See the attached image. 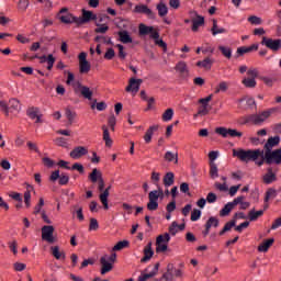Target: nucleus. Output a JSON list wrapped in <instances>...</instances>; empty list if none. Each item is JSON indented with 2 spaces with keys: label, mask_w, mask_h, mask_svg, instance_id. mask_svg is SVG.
Masks as SVG:
<instances>
[{
  "label": "nucleus",
  "mask_w": 281,
  "mask_h": 281,
  "mask_svg": "<svg viewBox=\"0 0 281 281\" xmlns=\"http://www.w3.org/2000/svg\"><path fill=\"white\" fill-rule=\"evenodd\" d=\"M265 150L262 149H233V157H237L239 161L249 164V161H258L260 157H263Z\"/></svg>",
  "instance_id": "1"
},
{
  "label": "nucleus",
  "mask_w": 281,
  "mask_h": 281,
  "mask_svg": "<svg viewBox=\"0 0 281 281\" xmlns=\"http://www.w3.org/2000/svg\"><path fill=\"white\" fill-rule=\"evenodd\" d=\"M0 109L5 115H10V113H19V111H21V103L16 99L9 100V103L0 101Z\"/></svg>",
  "instance_id": "2"
},
{
  "label": "nucleus",
  "mask_w": 281,
  "mask_h": 281,
  "mask_svg": "<svg viewBox=\"0 0 281 281\" xmlns=\"http://www.w3.org/2000/svg\"><path fill=\"white\" fill-rule=\"evenodd\" d=\"M272 113H276V108H272L270 110L263 111L260 114H251L246 119V122H251L252 124H262L265 120L269 119Z\"/></svg>",
  "instance_id": "3"
},
{
  "label": "nucleus",
  "mask_w": 281,
  "mask_h": 281,
  "mask_svg": "<svg viewBox=\"0 0 281 281\" xmlns=\"http://www.w3.org/2000/svg\"><path fill=\"white\" fill-rule=\"evenodd\" d=\"M57 19L66 25H71V23H76L78 25V16L71 14L68 8L60 9L57 13Z\"/></svg>",
  "instance_id": "4"
},
{
  "label": "nucleus",
  "mask_w": 281,
  "mask_h": 281,
  "mask_svg": "<svg viewBox=\"0 0 281 281\" xmlns=\"http://www.w3.org/2000/svg\"><path fill=\"white\" fill-rule=\"evenodd\" d=\"M168 243H170V234L159 235L156 238V254H166L168 251Z\"/></svg>",
  "instance_id": "5"
},
{
  "label": "nucleus",
  "mask_w": 281,
  "mask_h": 281,
  "mask_svg": "<svg viewBox=\"0 0 281 281\" xmlns=\"http://www.w3.org/2000/svg\"><path fill=\"white\" fill-rule=\"evenodd\" d=\"M164 194V191H150L148 194L149 202L147 203V210L149 212H155V210H158L159 207V196Z\"/></svg>",
  "instance_id": "6"
},
{
  "label": "nucleus",
  "mask_w": 281,
  "mask_h": 281,
  "mask_svg": "<svg viewBox=\"0 0 281 281\" xmlns=\"http://www.w3.org/2000/svg\"><path fill=\"white\" fill-rule=\"evenodd\" d=\"M89 180L92 183H98L99 192H104V178H102V171L94 168L89 175Z\"/></svg>",
  "instance_id": "7"
},
{
  "label": "nucleus",
  "mask_w": 281,
  "mask_h": 281,
  "mask_svg": "<svg viewBox=\"0 0 281 281\" xmlns=\"http://www.w3.org/2000/svg\"><path fill=\"white\" fill-rule=\"evenodd\" d=\"M159 273V263H155V266H148L138 277V281H147L150 278H155Z\"/></svg>",
  "instance_id": "8"
},
{
  "label": "nucleus",
  "mask_w": 281,
  "mask_h": 281,
  "mask_svg": "<svg viewBox=\"0 0 281 281\" xmlns=\"http://www.w3.org/2000/svg\"><path fill=\"white\" fill-rule=\"evenodd\" d=\"M265 159H266L267 166H271V164H277V166H280L281 149H274L273 151H266Z\"/></svg>",
  "instance_id": "9"
},
{
  "label": "nucleus",
  "mask_w": 281,
  "mask_h": 281,
  "mask_svg": "<svg viewBox=\"0 0 281 281\" xmlns=\"http://www.w3.org/2000/svg\"><path fill=\"white\" fill-rule=\"evenodd\" d=\"M215 133L221 137H243V133L227 127H216Z\"/></svg>",
  "instance_id": "10"
},
{
  "label": "nucleus",
  "mask_w": 281,
  "mask_h": 281,
  "mask_svg": "<svg viewBox=\"0 0 281 281\" xmlns=\"http://www.w3.org/2000/svg\"><path fill=\"white\" fill-rule=\"evenodd\" d=\"M80 74H89L91 71V63L87 60V53L82 52L78 56Z\"/></svg>",
  "instance_id": "11"
},
{
  "label": "nucleus",
  "mask_w": 281,
  "mask_h": 281,
  "mask_svg": "<svg viewBox=\"0 0 281 281\" xmlns=\"http://www.w3.org/2000/svg\"><path fill=\"white\" fill-rule=\"evenodd\" d=\"M98 19V15H95L91 11L82 10V16L77 18V26L80 27V25H85L89 23L90 21H95Z\"/></svg>",
  "instance_id": "12"
},
{
  "label": "nucleus",
  "mask_w": 281,
  "mask_h": 281,
  "mask_svg": "<svg viewBox=\"0 0 281 281\" xmlns=\"http://www.w3.org/2000/svg\"><path fill=\"white\" fill-rule=\"evenodd\" d=\"M76 93H78V91H80L82 98H86V100H91V98H93V91H91V89H89V87L87 86H82V83L80 82H76L72 85Z\"/></svg>",
  "instance_id": "13"
},
{
  "label": "nucleus",
  "mask_w": 281,
  "mask_h": 281,
  "mask_svg": "<svg viewBox=\"0 0 281 281\" xmlns=\"http://www.w3.org/2000/svg\"><path fill=\"white\" fill-rule=\"evenodd\" d=\"M261 45H265L268 49H272V52H278L281 48V40L262 37Z\"/></svg>",
  "instance_id": "14"
},
{
  "label": "nucleus",
  "mask_w": 281,
  "mask_h": 281,
  "mask_svg": "<svg viewBox=\"0 0 281 281\" xmlns=\"http://www.w3.org/2000/svg\"><path fill=\"white\" fill-rule=\"evenodd\" d=\"M42 239L50 245L54 243V226L45 225L42 227Z\"/></svg>",
  "instance_id": "15"
},
{
  "label": "nucleus",
  "mask_w": 281,
  "mask_h": 281,
  "mask_svg": "<svg viewBox=\"0 0 281 281\" xmlns=\"http://www.w3.org/2000/svg\"><path fill=\"white\" fill-rule=\"evenodd\" d=\"M133 12L135 14H146L148 19H155V12H153L146 4H136Z\"/></svg>",
  "instance_id": "16"
},
{
  "label": "nucleus",
  "mask_w": 281,
  "mask_h": 281,
  "mask_svg": "<svg viewBox=\"0 0 281 281\" xmlns=\"http://www.w3.org/2000/svg\"><path fill=\"white\" fill-rule=\"evenodd\" d=\"M262 181L266 186H271L274 181H278V176L273 172V168L269 167L267 172L262 176Z\"/></svg>",
  "instance_id": "17"
},
{
  "label": "nucleus",
  "mask_w": 281,
  "mask_h": 281,
  "mask_svg": "<svg viewBox=\"0 0 281 281\" xmlns=\"http://www.w3.org/2000/svg\"><path fill=\"white\" fill-rule=\"evenodd\" d=\"M142 82H144V80L131 78L128 86L125 88V91L137 93V91H139V87H142Z\"/></svg>",
  "instance_id": "18"
},
{
  "label": "nucleus",
  "mask_w": 281,
  "mask_h": 281,
  "mask_svg": "<svg viewBox=\"0 0 281 281\" xmlns=\"http://www.w3.org/2000/svg\"><path fill=\"white\" fill-rule=\"evenodd\" d=\"M101 276H106L110 271H113V263L109 262L106 255L100 258Z\"/></svg>",
  "instance_id": "19"
},
{
  "label": "nucleus",
  "mask_w": 281,
  "mask_h": 281,
  "mask_svg": "<svg viewBox=\"0 0 281 281\" xmlns=\"http://www.w3.org/2000/svg\"><path fill=\"white\" fill-rule=\"evenodd\" d=\"M87 153H89V150L86 147L78 146L70 151V157L71 159H80V157H85Z\"/></svg>",
  "instance_id": "20"
},
{
  "label": "nucleus",
  "mask_w": 281,
  "mask_h": 281,
  "mask_svg": "<svg viewBox=\"0 0 281 281\" xmlns=\"http://www.w3.org/2000/svg\"><path fill=\"white\" fill-rule=\"evenodd\" d=\"M153 256H155V251H153V243H148L144 248V257L140 259V262H148Z\"/></svg>",
  "instance_id": "21"
},
{
  "label": "nucleus",
  "mask_w": 281,
  "mask_h": 281,
  "mask_svg": "<svg viewBox=\"0 0 281 281\" xmlns=\"http://www.w3.org/2000/svg\"><path fill=\"white\" fill-rule=\"evenodd\" d=\"M278 144H280V136L268 138L267 143L265 144L266 153L271 151L274 146H278Z\"/></svg>",
  "instance_id": "22"
},
{
  "label": "nucleus",
  "mask_w": 281,
  "mask_h": 281,
  "mask_svg": "<svg viewBox=\"0 0 281 281\" xmlns=\"http://www.w3.org/2000/svg\"><path fill=\"white\" fill-rule=\"evenodd\" d=\"M175 269V266L172 263H169L167 266V271L162 274L160 278V281H173L175 274H172V270Z\"/></svg>",
  "instance_id": "23"
},
{
  "label": "nucleus",
  "mask_w": 281,
  "mask_h": 281,
  "mask_svg": "<svg viewBox=\"0 0 281 281\" xmlns=\"http://www.w3.org/2000/svg\"><path fill=\"white\" fill-rule=\"evenodd\" d=\"M250 52H258V44H252L251 46H241L237 48V54L244 56V54H250Z\"/></svg>",
  "instance_id": "24"
},
{
  "label": "nucleus",
  "mask_w": 281,
  "mask_h": 281,
  "mask_svg": "<svg viewBox=\"0 0 281 281\" xmlns=\"http://www.w3.org/2000/svg\"><path fill=\"white\" fill-rule=\"evenodd\" d=\"M201 25H205V18L196 14V19L192 20V32H199Z\"/></svg>",
  "instance_id": "25"
},
{
  "label": "nucleus",
  "mask_w": 281,
  "mask_h": 281,
  "mask_svg": "<svg viewBox=\"0 0 281 281\" xmlns=\"http://www.w3.org/2000/svg\"><path fill=\"white\" fill-rule=\"evenodd\" d=\"M155 131H159V125H153L147 130L144 136V140L146 144H150V142H153V135Z\"/></svg>",
  "instance_id": "26"
},
{
  "label": "nucleus",
  "mask_w": 281,
  "mask_h": 281,
  "mask_svg": "<svg viewBox=\"0 0 281 281\" xmlns=\"http://www.w3.org/2000/svg\"><path fill=\"white\" fill-rule=\"evenodd\" d=\"M109 190L111 187H108L100 195L99 199L104 207V210H109Z\"/></svg>",
  "instance_id": "27"
},
{
  "label": "nucleus",
  "mask_w": 281,
  "mask_h": 281,
  "mask_svg": "<svg viewBox=\"0 0 281 281\" xmlns=\"http://www.w3.org/2000/svg\"><path fill=\"white\" fill-rule=\"evenodd\" d=\"M156 10L158 11V16H160V19H164L168 15V5H166L164 1H160L156 5Z\"/></svg>",
  "instance_id": "28"
},
{
  "label": "nucleus",
  "mask_w": 281,
  "mask_h": 281,
  "mask_svg": "<svg viewBox=\"0 0 281 281\" xmlns=\"http://www.w3.org/2000/svg\"><path fill=\"white\" fill-rule=\"evenodd\" d=\"M164 186L165 188H170V186H175V173L167 172L164 177Z\"/></svg>",
  "instance_id": "29"
},
{
  "label": "nucleus",
  "mask_w": 281,
  "mask_h": 281,
  "mask_svg": "<svg viewBox=\"0 0 281 281\" xmlns=\"http://www.w3.org/2000/svg\"><path fill=\"white\" fill-rule=\"evenodd\" d=\"M273 243H276V239L273 238L265 240L261 245L258 246V251H261L263 254L269 251V247H271Z\"/></svg>",
  "instance_id": "30"
},
{
  "label": "nucleus",
  "mask_w": 281,
  "mask_h": 281,
  "mask_svg": "<svg viewBox=\"0 0 281 281\" xmlns=\"http://www.w3.org/2000/svg\"><path fill=\"white\" fill-rule=\"evenodd\" d=\"M120 41L121 43H124L125 45L128 43H133V37L128 34V31H121L119 32Z\"/></svg>",
  "instance_id": "31"
},
{
  "label": "nucleus",
  "mask_w": 281,
  "mask_h": 281,
  "mask_svg": "<svg viewBox=\"0 0 281 281\" xmlns=\"http://www.w3.org/2000/svg\"><path fill=\"white\" fill-rule=\"evenodd\" d=\"M214 64V59L206 57L202 61L196 63V67H203V69H212V65Z\"/></svg>",
  "instance_id": "32"
},
{
  "label": "nucleus",
  "mask_w": 281,
  "mask_h": 281,
  "mask_svg": "<svg viewBox=\"0 0 281 281\" xmlns=\"http://www.w3.org/2000/svg\"><path fill=\"white\" fill-rule=\"evenodd\" d=\"M50 250L56 260H65V252H60V248L58 246H53Z\"/></svg>",
  "instance_id": "33"
},
{
  "label": "nucleus",
  "mask_w": 281,
  "mask_h": 281,
  "mask_svg": "<svg viewBox=\"0 0 281 281\" xmlns=\"http://www.w3.org/2000/svg\"><path fill=\"white\" fill-rule=\"evenodd\" d=\"M103 131V140L105 142V146L111 147L113 144V139H111V135L109 134V128L105 125L102 126Z\"/></svg>",
  "instance_id": "34"
},
{
  "label": "nucleus",
  "mask_w": 281,
  "mask_h": 281,
  "mask_svg": "<svg viewBox=\"0 0 281 281\" xmlns=\"http://www.w3.org/2000/svg\"><path fill=\"white\" fill-rule=\"evenodd\" d=\"M209 175L211 179H218V166L215 162H210V171Z\"/></svg>",
  "instance_id": "35"
},
{
  "label": "nucleus",
  "mask_w": 281,
  "mask_h": 281,
  "mask_svg": "<svg viewBox=\"0 0 281 281\" xmlns=\"http://www.w3.org/2000/svg\"><path fill=\"white\" fill-rule=\"evenodd\" d=\"M232 227H236V220L227 222L223 229L220 232V236H224L226 232H232Z\"/></svg>",
  "instance_id": "36"
},
{
  "label": "nucleus",
  "mask_w": 281,
  "mask_h": 281,
  "mask_svg": "<svg viewBox=\"0 0 281 281\" xmlns=\"http://www.w3.org/2000/svg\"><path fill=\"white\" fill-rule=\"evenodd\" d=\"M138 32L140 36H148L153 32V26H147L146 24H139Z\"/></svg>",
  "instance_id": "37"
},
{
  "label": "nucleus",
  "mask_w": 281,
  "mask_h": 281,
  "mask_svg": "<svg viewBox=\"0 0 281 281\" xmlns=\"http://www.w3.org/2000/svg\"><path fill=\"white\" fill-rule=\"evenodd\" d=\"M176 71H179L181 76H186V74H188V65L186 61H179L176 66Z\"/></svg>",
  "instance_id": "38"
},
{
  "label": "nucleus",
  "mask_w": 281,
  "mask_h": 281,
  "mask_svg": "<svg viewBox=\"0 0 281 281\" xmlns=\"http://www.w3.org/2000/svg\"><path fill=\"white\" fill-rule=\"evenodd\" d=\"M172 117H175V110H172V108L167 109L162 113V122H170V120H172Z\"/></svg>",
  "instance_id": "39"
},
{
  "label": "nucleus",
  "mask_w": 281,
  "mask_h": 281,
  "mask_svg": "<svg viewBox=\"0 0 281 281\" xmlns=\"http://www.w3.org/2000/svg\"><path fill=\"white\" fill-rule=\"evenodd\" d=\"M234 210V205L232 202L225 204V206L221 210L220 216H228L229 212Z\"/></svg>",
  "instance_id": "40"
},
{
  "label": "nucleus",
  "mask_w": 281,
  "mask_h": 281,
  "mask_svg": "<svg viewBox=\"0 0 281 281\" xmlns=\"http://www.w3.org/2000/svg\"><path fill=\"white\" fill-rule=\"evenodd\" d=\"M165 159L167 161H175V164L179 162V155L178 154H173L172 151H167L165 154Z\"/></svg>",
  "instance_id": "41"
},
{
  "label": "nucleus",
  "mask_w": 281,
  "mask_h": 281,
  "mask_svg": "<svg viewBox=\"0 0 281 281\" xmlns=\"http://www.w3.org/2000/svg\"><path fill=\"white\" fill-rule=\"evenodd\" d=\"M262 214H265V211L260 210V211H250L248 213L249 216V221H258V218H260V216H262Z\"/></svg>",
  "instance_id": "42"
},
{
  "label": "nucleus",
  "mask_w": 281,
  "mask_h": 281,
  "mask_svg": "<svg viewBox=\"0 0 281 281\" xmlns=\"http://www.w3.org/2000/svg\"><path fill=\"white\" fill-rule=\"evenodd\" d=\"M211 32H212L213 36H216V34H225L226 30L223 27L218 29V25L216 24V20H214Z\"/></svg>",
  "instance_id": "43"
},
{
  "label": "nucleus",
  "mask_w": 281,
  "mask_h": 281,
  "mask_svg": "<svg viewBox=\"0 0 281 281\" xmlns=\"http://www.w3.org/2000/svg\"><path fill=\"white\" fill-rule=\"evenodd\" d=\"M205 226H207V229H212V227H218V218L211 216L207 221Z\"/></svg>",
  "instance_id": "44"
},
{
  "label": "nucleus",
  "mask_w": 281,
  "mask_h": 281,
  "mask_svg": "<svg viewBox=\"0 0 281 281\" xmlns=\"http://www.w3.org/2000/svg\"><path fill=\"white\" fill-rule=\"evenodd\" d=\"M65 115L68 120L69 126H71L74 124V120H76V112H72L69 109H66Z\"/></svg>",
  "instance_id": "45"
},
{
  "label": "nucleus",
  "mask_w": 281,
  "mask_h": 281,
  "mask_svg": "<svg viewBox=\"0 0 281 281\" xmlns=\"http://www.w3.org/2000/svg\"><path fill=\"white\" fill-rule=\"evenodd\" d=\"M243 102H246L248 109L256 106V100L254 98H243L239 100V104H243Z\"/></svg>",
  "instance_id": "46"
},
{
  "label": "nucleus",
  "mask_w": 281,
  "mask_h": 281,
  "mask_svg": "<svg viewBox=\"0 0 281 281\" xmlns=\"http://www.w3.org/2000/svg\"><path fill=\"white\" fill-rule=\"evenodd\" d=\"M277 196L278 191H276V189H268V191L266 192L265 201L267 203L270 199H276Z\"/></svg>",
  "instance_id": "47"
},
{
  "label": "nucleus",
  "mask_w": 281,
  "mask_h": 281,
  "mask_svg": "<svg viewBox=\"0 0 281 281\" xmlns=\"http://www.w3.org/2000/svg\"><path fill=\"white\" fill-rule=\"evenodd\" d=\"M220 52L225 56V58H232V48L227 46H218Z\"/></svg>",
  "instance_id": "48"
},
{
  "label": "nucleus",
  "mask_w": 281,
  "mask_h": 281,
  "mask_svg": "<svg viewBox=\"0 0 281 281\" xmlns=\"http://www.w3.org/2000/svg\"><path fill=\"white\" fill-rule=\"evenodd\" d=\"M72 214H77L79 221H85V214H82V206L75 205Z\"/></svg>",
  "instance_id": "49"
},
{
  "label": "nucleus",
  "mask_w": 281,
  "mask_h": 281,
  "mask_svg": "<svg viewBox=\"0 0 281 281\" xmlns=\"http://www.w3.org/2000/svg\"><path fill=\"white\" fill-rule=\"evenodd\" d=\"M94 41H95V43L102 42V43H105V45H113V42L111 41V37L106 38L102 35H97L94 37Z\"/></svg>",
  "instance_id": "50"
},
{
  "label": "nucleus",
  "mask_w": 281,
  "mask_h": 281,
  "mask_svg": "<svg viewBox=\"0 0 281 281\" xmlns=\"http://www.w3.org/2000/svg\"><path fill=\"white\" fill-rule=\"evenodd\" d=\"M128 246V240H122L119 241L114 247L113 251H122V249H125V247Z\"/></svg>",
  "instance_id": "51"
},
{
  "label": "nucleus",
  "mask_w": 281,
  "mask_h": 281,
  "mask_svg": "<svg viewBox=\"0 0 281 281\" xmlns=\"http://www.w3.org/2000/svg\"><path fill=\"white\" fill-rule=\"evenodd\" d=\"M97 229H100V224L98 223V220L91 217L90 218L89 231L90 232H97Z\"/></svg>",
  "instance_id": "52"
},
{
  "label": "nucleus",
  "mask_w": 281,
  "mask_h": 281,
  "mask_svg": "<svg viewBox=\"0 0 281 281\" xmlns=\"http://www.w3.org/2000/svg\"><path fill=\"white\" fill-rule=\"evenodd\" d=\"M18 8L19 10H22V12H25V10L30 8V0H19Z\"/></svg>",
  "instance_id": "53"
},
{
  "label": "nucleus",
  "mask_w": 281,
  "mask_h": 281,
  "mask_svg": "<svg viewBox=\"0 0 281 281\" xmlns=\"http://www.w3.org/2000/svg\"><path fill=\"white\" fill-rule=\"evenodd\" d=\"M26 114L29 115V117L31 120H35L36 116L38 115V108H30L26 112Z\"/></svg>",
  "instance_id": "54"
},
{
  "label": "nucleus",
  "mask_w": 281,
  "mask_h": 281,
  "mask_svg": "<svg viewBox=\"0 0 281 281\" xmlns=\"http://www.w3.org/2000/svg\"><path fill=\"white\" fill-rule=\"evenodd\" d=\"M243 85H245V87H248L249 89H254V87H256V79L245 78L243 80Z\"/></svg>",
  "instance_id": "55"
},
{
  "label": "nucleus",
  "mask_w": 281,
  "mask_h": 281,
  "mask_svg": "<svg viewBox=\"0 0 281 281\" xmlns=\"http://www.w3.org/2000/svg\"><path fill=\"white\" fill-rule=\"evenodd\" d=\"M214 187L216 188V190H220V192H227V190H229V187H227V182H215Z\"/></svg>",
  "instance_id": "56"
},
{
  "label": "nucleus",
  "mask_w": 281,
  "mask_h": 281,
  "mask_svg": "<svg viewBox=\"0 0 281 281\" xmlns=\"http://www.w3.org/2000/svg\"><path fill=\"white\" fill-rule=\"evenodd\" d=\"M47 69H48V71H52V69H54V63H56V58L54 57V55H52V54H49L48 56H47Z\"/></svg>",
  "instance_id": "57"
},
{
  "label": "nucleus",
  "mask_w": 281,
  "mask_h": 281,
  "mask_svg": "<svg viewBox=\"0 0 281 281\" xmlns=\"http://www.w3.org/2000/svg\"><path fill=\"white\" fill-rule=\"evenodd\" d=\"M200 218H201V210L194 209L191 212V221L194 223V222L199 221Z\"/></svg>",
  "instance_id": "58"
},
{
  "label": "nucleus",
  "mask_w": 281,
  "mask_h": 281,
  "mask_svg": "<svg viewBox=\"0 0 281 281\" xmlns=\"http://www.w3.org/2000/svg\"><path fill=\"white\" fill-rule=\"evenodd\" d=\"M31 200H32V193L30 192V189H27L24 192V203H25L26 207H30L32 205Z\"/></svg>",
  "instance_id": "59"
},
{
  "label": "nucleus",
  "mask_w": 281,
  "mask_h": 281,
  "mask_svg": "<svg viewBox=\"0 0 281 281\" xmlns=\"http://www.w3.org/2000/svg\"><path fill=\"white\" fill-rule=\"evenodd\" d=\"M105 60H113L115 58V50L113 48H108V50L104 54Z\"/></svg>",
  "instance_id": "60"
},
{
  "label": "nucleus",
  "mask_w": 281,
  "mask_h": 281,
  "mask_svg": "<svg viewBox=\"0 0 281 281\" xmlns=\"http://www.w3.org/2000/svg\"><path fill=\"white\" fill-rule=\"evenodd\" d=\"M178 227L179 224L177 222L171 223V225L169 226V233L171 234V236H177V232H179Z\"/></svg>",
  "instance_id": "61"
},
{
  "label": "nucleus",
  "mask_w": 281,
  "mask_h": 281,
  "mask_svg": "<svg viewBox=\"0 0 281 281\" xmlns=\"http://www.w3.org/2000/svg\"><path fill=\"white\" fill-rule=\"evenodd\" d=\"M248 22L252 25H260L262 23V20L256 15H251L248 18Z\"/></svg>",
  "instance_id": "62"
},
{
  "label": "nucleus",
  "mask_w": 281,
  "mask_h": 281,
  "mask_svg": "<svg viewBox=\"0 0 281 281\" xmlns=\"http://www.w3.org/2000/svg\"><path fill=\"white\" fill-rule=\"evenodd\" d=\"M116 47L119 49V58H121V60H124V58H126V52H124V46L122 44H116Z\"/></svg>",
  "instance_id": "63"
},
{
  "label": "nucleus",
  "mask_w": 281,
  "mask_h": 281,
  "mask_svg": "<svg viewBox=\"0 0 281 281\" xmlns=\"http://www.w3.org/2000/svg\"><path fill=\"white\" fill-rule=\"evenodd\" d=\"M210 102H212V94L199 100V104H202L203 106H210Z\"/></svg>",
  "instance_id": "64"
}]
</instances>
